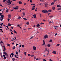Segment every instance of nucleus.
Instances as JSON below:
<instances>
[{
  "instance_id": "f8f14e48",
  "label": "nucleus",
  "mask_w": 61,
  "mask_h": 61,
  "mask_svg": "<svg viewBox=\"0 0 61 61\" xmlns=\"http://www.w3.org/2000/svg\"><path fill=\"white\" fill-rule=\"evenodd\" d=\"M8 17L9 18H11V15H8Z\"/></svg>"
},
{
  "instance_id": "09e8293b",
  "label": "nucleus",
  "mask_w": 61,
  "mask_h": 61,
  "mask_svg": "<svg viewBox=\"0 0 61 61\" xmlns=\"http://www.w3.org/2000/svg\"><path fill=\"white\" fill-rule=\"evenodd\" d=\"M6 26V27H7V28H8V26H7V25L6 26Z\"/></svg>"
},
{
  "instance_id": "2f4dec72",
  "label": "nucleus",
  "mask_w": 61,
  "mask_h": 61,
  "mask_svg": "<svg viewBox=\"0 0 61 61\" xmlns=\"http://www.w3.org/2000/svg\"><path fill=\"white\" fill-rule=\"evenodd\" d=\"M6 13H7L8 12V10H6Z\"/></svg>"
},
{
  "instance_id": "b1692460",
  "label": "nucleus",
  "mask_w": 61,
  "mask_h": 61,
  "mask_svg": "<svg viewBox=\"0 0 61 61\" xmlns=\"http://www.w3.org/2000/svg\"><path fill=\"white\" fill-rule=\"evenodd\" d=\"M47 48H45V51H44L45 52H46V51H47Z\"/></svg>"
},
{
  "instance_id": "58836bf2",
  "label": "nucleus",
  "mask_w": 61,
  "mask_h": 61,
  "mask_svg": "<svg viewBox=\"0 0 61 61\" xmlns=\"http://www.w3.org/2000/svg\"><path fill=\"white\" fill-rule=\"evenodd\" d=\"M6 1V0H4L3 1V2H5V1Z\"/></svg>"
},
{
  "instance_id": "a878e982",
  "label": "nucleus",
  "mask_w": 61,
  "mask_h": 61,
  "mask_svg": "<svg viewBox=\"0 0 61 61\" xmlns=\"http://www.w3.org/2000/svg\"><path fill=\"white\" fill-rule=\"evenodd\" d=\"M45 45V42H43V44L41 45L42 46H43V45Z\"/></svg>"
},
{
  "instance_id": "603ef678",
  "label": "nucleus",
  "mask_w": 61,
  "mask_h": 61,
  "mask_svg": "<svg viewBox=\"0 0 61 61\" xmlns=\"http://www.w3.org/2000/svg\"><path fill=\"white\" fill-rule=\"evenodd\" d=\"M7 3H8V4H9V1H6Z\"/></svg>"
},
{
  "instance_id": "6ab92c4d",
  "label": "nucleus",
  "mask_w": 61,
  "mask_h": 61,
  "mask_svg": "<svg viewBox=\"0 0 61 61\" xmlns=\"http://www.w3.org/2000/svg\"><path fill=\"white\" fill-rule=\"evenodd\" d=\"M51 46L50 44H48L47 45V46H48V47H50V46Z\"/></svg>"
},
{
  "instance_id": "393cba45",
  "label": "nucleus",
  "mask_w": 61,
  "mask_h": 61,
  "mask_svg": "<svg viewBox=\"0 0 61 61\" xmlns=\"http://www.w3.org/2000/svg\"><path fill=\"white\" fill-rule=\"evenodd\" d=\"M14 33H15V34H17V32L15 31L14 30Z\"/></svg>"
},
{
  "instance_id": "bf43d9fd",
  "label": "nucleus",
  "mask_w": 61,
  "mask_h": 61,
  "mask_svg": "<svg viewBox=\"0 0 61 61\" xmlns=\"http://www.w3.org/2000/svg\"><path fill=\"white\" fill-rule=\"evenodd\" d=\"M11 41H14V42H15V41H14V40H12Z\"/></svg>"
},
{
  "instance_id": "7ed1b4c3",
  "label": "nucleus",
  "mask_w": 61,
  "mask_h": 61,
  "mask_svg": "<svg viewBox=\"0 0 61 61\" xmlns=\"http://www.w3.org/2000/svg\"><path fill=\"white\" fill-rule=\"evenodd\" d=\"M44 38L46 39V38H48V36L47 35H46L44 36Z\"/></svg>"
},
{
  "instance_id": "bb28decb",
  "label": "nucleus",
  "mask_w": 61,
  "mask_h": 61,
  "mask_svg": "<svg viewBox=\"0 0 61 61\" xmlns=\"http://www.w3.org/2000/svg\"><path fill=\"white\" fill-rule=\"evenodd\" d=\"M59 45H60V44H57L56 45V46H59Z\"/></svg>"
},
{
  "instance_id": "0e129e2a",
  "label": "nucleus",
  "mask_w": 61,
  "mask_h": 61,
  "mask_svg": "<svg viewBox=\"0 0 61 61\" xmlns=\"http://www.w3.org/2000/svg\"><path fill=\"white\" fill-rule=\"evenodd\" d=\"M0 6H2V7H3V6L1 5H0Z\"/></svg>"
},
{
  "instance_id": "4468645a",
  "label": "nucleus",
  "mask_w": 61,
  "mask_h": 61,
  "mask_svg": "<svg viewBox=\"0 0 61 61\" xmlns=\"http://www.w3.org/2000/svg\"><path fill=\"white\" fill-rule=\"evenodd\" d=\"M57 6L58 7H61V6H60L59 5H57Z\"/></svg>"
},
{
  "instance_id": "6e6d98bb",
  "label": "nucleus",
  "mask_w": 61,
  "mask_h": 61,
  "mask_svg": "<svg viewBox=\"0 0 61 61\" xmlns=\"http://www.w3.org/2000/svg\"><path fill=\"white\" fill-rule=\"evenodd\" d=\"M49 61H53L52 60H51V59H50L49 60Z\"/></svg>"
},
{
  "instance_id": "13d9d810",
  "label": "nucleus",
  "mask_w": 61,
  "mask_h": 61,
  "mask_svg": "<svg viewBox=\"0 0 61 61\" xmlns=\"http://www.w3.org/2000/svg\"><path fill=\"white\" fill-rule=\"evenodd\" d=\"M49 23L50 24H51V23H52V22H51V21H50V22H49Z\"/></svg>"
},
{
  "instance_id": "680f3d73",
  "label": "nucleus",
  "mask_w": 61,
  "mask_h": 61,
  "mask_svg": "<svg viewBox=\"0 0 61 61\" xmlns=\"http://www.w3.org/2000/svg\"><path fill=\"white\" fill-rule=\"evenodd\" d=\"M3 23H2L1 24H0V25H3Z\"/></svg>"
},
{
  "instance_id": "4be33fe9",
  "label": "nucleus",
  "mask_w": 61,
  "mask_h": 61,
  "mask_svg": "<svg viewBox=\"0 0 61 61\" xmlns=\"http://www.w3.org/2000/svg\"><path fill=\"white\" fill-rule=\"evenodd\" d=\"M26 24L27 25H28L29 24V22H27L26 23Z\"/></svg>"
},
{
  "instance_id": "cd10ccee",
  "label": "nucleus",
  "mask_w": 61,
  "mask_h": 61,
  "mask_svg": "<svg viewBox=\"0 0 61 61\" xmlns=\"http://www.w3.org/2000/svg\"><path fill=\"white\" fill-rule=\"evenodd\" d=\"M51 10H48V11H49V12H51Z\"/></svg>"
},
{
  "instance_id": "f03ea898",
  "label": "nucleus",
  "mask_w": 61,
  "mask_h": 61,
  "mask_svg": "<svg viewBox=\"0 0 61 61\" xmlns=\"http://www.w3.org/2000/svg\"><path fill=\"white\" fill-rule=\"evenodd\" d=\"M42 12L44 13H46V12H48V11L46 10H43L42 11Z\"/></svg>"
},
{
  "instance_id": "774afa93",
  "label": "nucleus",
  "mask_w": 61,
  "mask_h": 61,
  "mask_svg": "<svg viewBox=\"0 0 61 61\" xmlns=\"http://www.w3.org/2000/svg\"><path fill=\"white\" fill-rule=\"evenodd\" d=\"M35 10V11H37V10H36V9Z\"/></svg>"
},
{
  "instance_id": "412c9836",
  "label": "nucleus",
  "mask_w": 61,
  "mask_h": 61,
  "mask_svg": "<svg viewBox=\"0 0 61 61\" xmlns=\"http://www.w3.org/2000/svg\"><path fill=\"white\" fill-rule=\"evenodd\" d=\"M49 17H50V18L53 17V15L50 16Z\"/></svg>"
},
{
  "instance_id": "9d476101",
  "label": "nucleus",
  "mask_w": 61,
  "mask_h": 61,
  "mask_svg": "<svg viewBox=\"0 0 61 61\" xmlns=\"http://www.w3.org/2000/svg\"><path fill=\"white\" fill-rule=\"evenodd\" d=\"M19 4H22V2L21 1H19Z\"/></svg>"
},
{
  "instance_id": "1a4fd4ad",
  "label": "nucleus",
  "mask_w": 61,
  "mask_h": 61,
  "mask_svg": "<svg viewBox=\"0 0 61 61\" xmlns=\"http://www.w3.org/2000/svg\"><path fill=\"white\" fill-rule=\"evenodd\" d=\"M33 17L34 18H36V15L34 14L33 15Z\"/></svg>"
},
{
  "instance_id": "2eb2a0df",
  "label": "nucleus",
  "mask_w": 61,
  "mask_h": 61,
  "mask_svg": "<svg viewBox=\"0 0 61 61\" xmlns=\"http://www.w3.org/2000/svg\"><path fill=\"white\" fill-rule=\"evenodd\" d=\"M12 48L13 49H15V47L14 46Z\"/></svg>"
},
{
  "instance_id": "338daca9",
  "label": "nucleus",
  "mask_w": 61,
  "mask_h": 61,
  "mask_svg": "<svg viewBox=\"0 0 61 61\" xmlns=\"http://www.w3.org/2000/svg\"><path fill=\"white\" fill-rule=\"evenodd\" d=\"M22 47H24V45H22Z\"/></svg>"
},
{
  "instance_id": "3c124183",
  "label": "nucleus",
  "mask_w": 61,
  "mask_h": 61,
  "mask_svg": "<svg viewBox=\"0 0 61 61\" xmlns=\"http://www.w3.org/2000/svg\"><path fill=\"white\" fill-rule=\"evenodd\" d=\"M10 57H11L12 56H11V54L10 55Z\"/></svg>"
},
{
  "instance_id": "052dcab7",
  "label": "nucleus",
  "mask_w": 61,
  "mask_h": 61,
  "mask_svg": "<svg viewBox=\"0 0 61 61\" xmlns=\"http://www.w3.org/2000/svg\"><path fill=\"white\" fill-rule=\"evenodd\" d=\"M9 4H11V2L10 1L9 2Z\"/></svg>"
},
{
  "instance_id": "ddd939ff",
  "label": "nucleus",
  "mask_w": 61,
  "mask_h": 61,
  "mask_svg": "<svg viewBox=\"0 0 61 61\" xmlns=\"http://www.w3.org/2000/svg\"><path fill=\"white\" fill-rule=\"evenodd\" d=\"M52 9H53V10H55V7H52Z\"/></svg>"
},
{
  "instance_id": "473e14b6",
  "label": "nucleus",
  "mask_w": 61,
  "mask_h": 61,
  "mask_svg": "<svg viewBox=\"0 0 61 61\" xmlns=\"http://www.w3.org/2000/svg\"><path fill=\"white\" fill-rule=\"evenodd\" d=\"M49 42H52V40H50L49 41Z\"/></svg>"
},
{
  "instance_id": "20e7f679",
  "label": "nucleus",
  "mask_w": 61,
  "mask_h": 61,
  "mask_svg": "<svg viewBox=\"0 0 61 61\" xmlns=\"http://www.w3.org/2000/svg\"><path fill=\"white\" fill-rule=\"evenodd\" d=\"M5 56H8V54H7V53L5 52H3Z\"/></svg>"
},
{
  "instance_id": "de8ad7c7",
  "label": "nucleus",
  "mask_w": 61,
  "mask_h": 61,
  "mask_svg": "<svg viewBox=\"0 0 61 61\" xmlns=\"http://www.w3.org/2000/svg\"><path fill=\"white\" fill-rule=\"evenodd\" d=\"M36 59V56H35L34 57V60H35V59Z\"/></svg>"
},
{
  "instance_id": "79ce46f5",
  "label": "nucleus",
  "mask_w": 61,
  "mask_h": 61,
  "mask_svg": "<svg viewBox=\"0 0 61 61\" xmlns=\"http://www.w3.org/2000/svg\"><path fill=\"white\" fill-rule=\"evenodd\" d=\"M35 7H36V5H34L32 7V8H35Z\"/></svg>"
},
{
  "instance_id": "f257e3e1",
  "label": "nucleus",
  "mask_w": 61,
  "mask_h": 61,
  "mask_svg": "<svg viewBox=\"0 0 61 61\" xmlns=\"http://www.w3.org/2000/svg\"><path fill=\"white\" fill-rule=\"evenodd\" d=\"M4 15H0V20L1 21H3V20L4 19Z\"/></svg>"
},
{
  "instance_id": "f704fd0d",
  "label": "nucleus",
  "mask_w": 61,
  "mask_h": 61,
  "mask_svg": "<svg viewBox=\"0 0 61 61\" xmlns=\"http://www.w3.org/2000/svg\"><path fill=\"white\" fill-rule=\"evenodd\" d=\"M25 55H26V52H24Z\"/></svg>"
},
{
  "instance_id": "c03bdc74",
  "label": "nucleus",
  "mask_w": 61,
  "mask_h": 61,
  "mask_svg": "<svg viewBox=\"0 0 61 61\" xmlns=\"http://www.w3.org/2000/svg\"><path fill=\"white\" fill-rule=\"evenodd\" d=\"M21 18V17H20V16H19V17H18V19H20V18Z\"/></svg>"
},
{
  "instance_id": "8fccbe9b",
  "label": "nucleus",
  "mask_w": 61,
  "mask_h": 61,
  "mask_svg": "<svg viewBox=\"0 0 61 61\" xmlns=\"http://www.w3.org/2000/svg\"><path fill=\"white\" fill-rule=\"evenodd\" d=\"M2 15V13H0V15Z\"/></svg>"
},
{
  "instance_id": "a18cd8bd",
  "label": "nucleus",
  "mask_w": 61,
  "mask_h": 61,
  "mask_svg": "<svg viewBox=\"0 0 61 61\" xmlns=\"http://www.w3.org/2000/svg\"><path fill=\"white\" fill-rule=\"evenodd\" d=\"M16 55H17V54H18V52H16Z\"/></svg>"
},
{
  "instance_id": "c756f323",
  "label": "nucleus",
  "mask_w": 61,
  "mask_h": 61,
  "mask_svg": "<svg viewBox=\"0 0 61 61\" xmlns=\"http://www.w3.org/2000/svg\"><path fill=\"white\" fill-rule=\"evenodd\" d=\"M35 9V8H32V10H34Z\"/></svg>"
},
{
  "instance_id": "6e6552de",
  "label": "nucleus",
  "mask_w": 61,
  "mask_h": 61,
  "mask_svg": "<svg viewBox=\"0 0 61 61\" xmlns=\"http://www.w3.org/2000/svg\"><path fill=\"white\" fill-rule=\"evenodd\" d=\"M54 4H55V3H54V2H52L51 3V5H54Z\"/></svg>"
},
{
  "instance_id": "c85d7f7f",
  "label": "nucleus",
  "mask_w": 61,
  "mask_h": 61,
  "mask_svg": "<svg viewBox=\"0 0 61 61\" xmlns=\"http://www.w3.org/2000/svg\"><path fill=\"white\" fill-rule=\"evenodd\" d=\"M7 46H10V44H7Z\"/></svg>"
},
{
  "instance_id": "f3484780",
  "label": "nucleus",
  "mask_w": 61,
  "mask_h": 61,
  "mask_svg": "<svg viewBox=\"0 0 61 61\" xmlns=\"http://www.w3.org/2000/svg\"><path fill=\"white\" fill-rule=\"evenodd\" d=\"M58 10H61V8L60 7V8H59L58 9Z\"/></svg>"
},
{
  "instance_id": "4c0bfd02",
  "label": "nucleus",
  "mask_w": 61,
  "mask_h": 61,
  "mask_svg": "<svg viewBox=\"0 0 61 61\" xmlns=\"http://www.w3.org/2000/svg\"><path fill=\"white\" fill-rule=\"evenodd\" d=\"M43 61H46V59H43Z\"/></svg>"
},
{
  "instance_id": "aec40b11",
  "label": "nucleus",
  "mask_w": 61,
  "mask_h": 61,
  "mask_svg": "<svg viewBox=\"0 0 61 61\" xmlns=\"http://www.w3.org/2000/svg\"><path fill=\"white\" fill-rule=\"evenodd\" d=\"M10 55H11L12 56H13L14 55V54L13 53H11Z\"/></svg>"
},
{
  "instance_id": "e433bc0d",
  "label": "nucleus",
  "mask_w": 61,
  "mask_h": 61,
  "mask_svg": "<svg viewBox=\"0 0 61 61\" xmlns=\"http://www.w3.org/2000/svg\"><path fill=\"white\" fill-rule=\"evenodd\" d=\"M23 14L24 16H25V12H23Z\"/></svg>"
},
{
  "instance_id": "0eeeda50",
  "label": "nucleus",
  "mask_w": 61,
  "mask_h": 61,
  "mask_svg": "<svg viewBox=\"0 0 61 61\" xmlns=\"http://www.w3.org/2000/svg\"><path fill=\"white\" fill-rule=\"evenodd\" d=\"M5 46H4V49L3 50V51H4V52H5V50H6V49H5Z\"/></svg>"
},
{
  "instance_id": "e2e57ef3",
  "label": "nucleus",
  "mask_w": 61,
  "mask_h": 61,
  "mask_svg": "<svg viewBox=\"0 0 61 61\" xmlns=\"http://www.w3.org/2000/svg\"><path fill=\"white\" fill-rule=\"evenodd\" d=\"M4 59H6V57H4Z\"/></svg>"
},
{
  "instance_id": "ea45409f",
  "label": "nucleus",
  "mask_w": 61,
  "mask_h": 61,
  "mask_svg": "<svg viewBox=\"0 0 61 61\" xmlns=\"http://www.w3.org/2000/svg\"><path fill=\"white\" fill-rule=\"evenodd\" d=\"M42 24H44V23H41V25H42Z\"/></svg>"
},
{
  "instance_id": "69168bd1",
  "label": "nucleus",
  "mask_w": 61,
  "mask_h": 61,
  "mask_svg": "<svg viewBox=\"0 0 61 61\" xmlns=\"http://www.w3.org/2000/svg\"><path fill=\"white\" fill-rule=\"evenodd\" d=\"M15 7L16 8H18V6H16Z\"/></svg>"
},
{
  "instance_id": "7c9ffc66",
  "label": "nucleus",
  "mask_w": 61,
  "mask_h": 61,
  "mask_svg": "<svg viewBox=\"0 0 61 61\" xmlns=\"http://www.w3.org/2000/svg\"><path fill=\"white\" fill-rule=\"evenodd\" d=\"M23 19H24V20H28L26 19V18H23Z\"/></svg>"
},
{
  "instance_id": "a211bd4d",
  "label": "nucleus",
  "mask_w": 61,
  "mask_h": 61,
  "mask_svg": "<svg viewBox=\"0 0 61 61\" xmlns=\"http://www.w3.org/2000/svg\"><path fill=\"white\" fill-rule=\"evenodd\" d=\"M8 26H11V24L9 23L8 24Z\"/></svg>"
},
{
  "instance_id": "72a5a7b5",
  "label": "nucleus",
  "mask_w": 61,
  "mask_h": 61,
  "mask_svg": "<svg viewBox=\"0 0 61 61\" xmlns=\"http://www.w3.org/2000/svg\"><path fill=\"white\" fill-rule=\"evenodd\" d=\"M31 5H35V4H31Z\"/></svg>"
},
{
  "instance_id": "dca6fc26",
  "label": "nucleus",
  "mask_w": 61,
  "mask_h": 61,
  "mask_svg": "<svg viewBox=\"0 0 61 61\" xmlns=\"http://www.w3.org/2000/svg\"><path fill=\"white\" fill-rule=\"evenodd\" d=\"M37 27H39V26H40V25L39 24H38L36 25Z\"/></svg>"
},
{
  "instance_id": "39448f33",
  "label": "nucleus",
  "mask_w": 61,
  "mask_h": 61,
  "mask_svg": "<svg viewBox=\"0 0 61 61\" xmlns=\"http://www.w3.org/2000/svg\"><path fill=\"white\" fill-rule=\"evenodd\" d=\"M52 53H53V54H56V51H54L52 52Z\"/></svg>"
},
{
  "instance_id": "864d4df0",
  "label": "nucleus",
  "mask_w": 61,
  "mask_h": 61,
  "mask_svg": "<svg viewBox=\"0 0 61 61\" xmlns=\"http://www.w3.org/2000/svg\"><path fill=\"white\" fill-rule=\"evenodd\" d=\"M30 3H32V0H30Z\"/></svg>"
},
{
  "instance_id": "9b49d317",
  "label": "nucleus",
  "mask_w": 61,
  "mask_h": 61,
  "mask_svg": "<svg viewBox=\"0 0 61 61\" xmlns=\"http://www.w3.org/2000/svg\"><path fill=\"white\" fill-rule=\"evenodd\" d=\"M13 9H15V10H18V9L17 8H16V7L15 8L13 7Z\"/></svg>"
},
{
  "instance_id": "5fc2aeb1",
  "label": "nucleus",
  "mask_w": 61,
  "mask_h": 61,
  "mask_svg": "<svg viewBox=\"0 0 61 61\" xmlns=\"http://www.w3.org/2000/svg\"><path fill=\"white\" fill-rule=\"evenodd\" d=\"M39 60V59H38V58H37L36 59V60Z\"/></svg>"
},
{
  "instance_id": "423d86ee",
  "label": "nucleus",
  "mask_w": 61,
  "mask_h": 61,
  "mask_svg": "<svg viewBox=\"0 0 61 61\" xmlns=\"http://www.w3.org/2000/svg\"><path fill=\"white\" fill-rule=\"evenodd\" d=\"M33 50H36V47L35 46L33 47Z\"/></svg>"
},
{
  "instance_id": "5701e85b",
  "label": "nucleus",
  "mask_w": 61,
  "mask_h": 61,
  "mask_svg": "<svg viewBox=\"0 0 61 61\" xmlns=\"http://www.w3.org/2000/svg\"><path fill=\"white\" fill-rule=\"evenodd\" d=\"M46 51H47L48 52V53H49V50L48 49Z\"/></svg>"
},
{
  "instance_id": "49530a36",
  "label": "nucleus",
  "mask_w": 61,
  "mask_h": 61,
  "mask_svg": "<svg viewBox=\"0 0 61 61\" xmlns=\"http://www.w3.org/2000/svg\"><path fill=\"white\" fill-rule=\"evenodd\" d=\"M31 57H33V56H34V55H31Z\"/></svg>"
},
{
  "instance_id": "c9c22d12",
  "label": "nucleus",
  "mask_w": 61,
  "mask_h": 61,
  "mask_svg": "<svg viewBox=\"0 0 61 61\" xmlns=\"http://www.w3.org/2000/svg\"><path fill=\"white\" fill-rule=\"evenodd\" d=\"M40 1L41 2H43V1H44V0H40Z\"/></svg>"
},
{
  "instance_id": "4d7b16f0",
  "label": "nucleus",
  "mask_w": 61,
  "mask_h": 61,
  "mask_svg": "<svg viewBox=\"0 0 61 61\" xmlns=\"http://www.w3.org/2000/svg\"><path fill=\"white\" fill-rule=\"evenodd\" d=\"M9 20H10V19H8V22L9 21Z\"/></svg>"
},
{
  "instance_id": "a19ab883",
  "label": "nucleus",
  "mask_w": 61,
  "mask_h": 61,
  "mask_svg": "<svg viewBox=\"0 0 61 61\" xmlns=\"http://www.w3.org/2000/svg\"><path fill=\"white\" fill-rule=\"evenodd\" d=\"M28 56H31V55H30V54H28Z\"/></svg>"
},
{
  "instance_id": "37998d69",
  "label": "nucleus",
  "mask_w": 61,
  "mask_h": 61,
  "mask_svg": "<svg viewBox=\"0 0 61 61\" xmlns=\"http://www.w3.org/2000/svg\"><path fill=\"white\" fill-rule=\"evenodd\" d=\"M55 36H57V33H56L55 34Z\"/></svg>"
}]
</instances>
